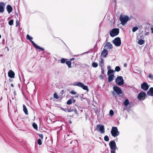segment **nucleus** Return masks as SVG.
Instances as JSON below:
<instances>
[{
    "label": "nucleus",
    "instance_id": "obj_25",
    "mask_svg": "<svg viewBox=\"0 0 153 153\" xmlns=\"http://www.w3.org/2000/svg\"><path fill=\"white\" fill-rule=\"evenodd\" d=\"M144 41L142 39H140L138 41V43L140 45H142L144 43Z\"/></svg>",
    "mask_w": 153,
    "mask_h": 153
},
{
    "label": "nucleus",
    "instance_id": "obj_31",
    "mask_svg": "<svg viewBox=\"0 0 153 153\" xmlns=\"http://www.w3.org/2000/svg\"><path fill=\"white\" fill-rule=\"evenodd\" d=\"M13 19H11L8 22L9 24L11 26L13 25Z\"/></svg>",
    "mask_w": 153,
    "mask_h": 153
},
{
    "label": "nucleus",
    "instance_id": "obj_37",
    "mask_svg": "<svg viewBox=\"0 0 153 153\" xmlns=\"http://www.w3.org/2000/svg\"><path fill=\"white\" fill-rule=\"evenodd\" d=\"M61 109L65 111V112H69V111H68V110H67V108H61Z\"/></svg>",
    "mask_w": 153,
    "mask_h": 153
},
{
    "label": "nucleus",
    "instance_id": "obj_36",
    "mask_svg": "<svg viewBox=\"0 0 153 153\" xmlns=\"http://www.w3.org/2000/svg\"><path fill=\"white\" fill-rule=\"evenodd\" d=\"M53 97L55 98L56 99H58L59 98L58 96V95H57V94L56 93H55L54 94Z\"/></svg>",
    "mask_w": 153,
    "mask_h": 153
},
{
    "label": "nucleus",
    "instance_id": "obj_8",
    "mask_svg": "<svg viewBox=\"0 0 153 153\" xmlns=\"http://www.w3.org/2000/svg\"><path fill=\"white\" fill-rule=\"evenodd\" d=\"M96 130H99L101 134H104L105 132L104 126L101 124L97 125Z\"/></svg>",
    "mask_w": 153,
    "mask_h": 153
},
{
    "label": "nucleus",
    "instance_id": "obj_16",
    "mask_svg": "<svg viewBox=\"0 0 153 153\" xmlns=\"http://www.w3.org/2000/svg\"><path fill=\"white\" fill-rule=\"evenodd\" d=\"M30 42L32 43L34 47L38 49H40L43 51H44V49L43 48H41L40 47L37 45L32 40L30 41Z\"/></svg>",
    "mask_w": 153,
    "mask_h": 153
},
{
    "label": "nucleus",
    "instance_id": "obj_57",
    "mask_svg": "<svg viewBox=\"0 0 153 153\" xmlns=\"http://www.w3.org/2000/svg\"><path fill=\"white\" fill-rule=\"evenodd\" d=\"M59 131H57V134H58V133H59Z\"/></svg>",
    "mask_w": 153,
    "mask_h": 153
},
{
    "label": "nucleus",
    "instance_id": "obj_30",
    "mask_svg": "<svg viewBox=\"0 0 153 153\" xmlns=\"http://www.w3.org/2000/svg\"><path fill=\"white\" fill-rule=\"evenodd\" d=\"M104 140L105 141H108L109 140V138L107 135H105L104 137Z\"/></svg>",
    "mask_w": 153,
    "mask_h": 153
},
{
    "label": "nucleus",
    "instance_id": "obj_47",
    "mask_svg": "<svg viewBox=\"0 0 153 153\" xmlns=\"http://www.w3.org/2000/svg\"><path fill=\"white\" fill-rule=\"evenodd\" d=\"M101 73L102 74H104V70L102 68H101Z\"/></svg>",
    "mask_w": 153,
    "mask_h": 153
},
{
    "label": "nucleus",
    "instance_id": "obj_38",
    "mask_svg": "<svg viewBox=\"0 0 153 153\" xmlns=\"http://www.w3.org/2000/svg\"><path fill=\"white\" fill-rule=\"evenodd\" d=\"M84 94H82L79 96V97L81 98V100L82 101L83 99L85 100L86 99V97L83 98Z\"/></svg>",
    "mask_w": 153,
    "mask_h": 153
},
{
    "label": "nucleus",
    "instance_id": "obj_55",
    "mask_svg": "<svg viewBox=\"0 0 153 153\" xmlns=\"http://www.w3.org/2000/svg\"><path fill=\"white\" fill-rule=\"evenodd\" d=\"M19 79H20V80L21 81V78L20 76V75H19Z\"/></svg>",
    "mask_w": 153,
    "mask_h": 153
},
{
    "label": "nucleus",
    "instance_id": "obj_44",
    "mask_svg": "<svg viewBox=\"0 0 153 153\" xmlns=\"http://www.w3.org/2000/svg\"><path fill=\"white\" fill-rule=\"evenodd\" d=\"M88 52H85L84 53H81L80 54H78V55H76L75 56H82L85 53H88Z\"/></svg>",
    "mask_w": 153,
    "mask_h": 153
},
{
    "label": "nucleus",
    "instance_id": "obj_50",
    "mask_svg": "<svg viewBox=\"0 0 153 153\" xmlns=\"http://www.w3.org/2000/svg\"><path fill=\"white\" fill-rule=\"evenodd\" d=\"M127 66V64L126 63H125V64H124V67H126Z\"/></svg>",
    "mask_w": 153,
    "mask_h": 153
},
{
    "label": "nucleus",
    "instance_id": "obj_35",
    "mask_svg": "<svg viewBox=\"0 0 153 153\" xmlns=\"http://www.w3.org/2000/svg\"><path fill=\"white\" fill-rule=\"evenodd\" d=\"M65 92V91L64 90H62L59 93L60 96L61 97L63 96V94Z\"/></svg>",
    "mask_w": 153,
    "mask_h": 153
},
{
    "label": "nucleus",
    "instance_id": "obj_40",
    "mask_svg": "<svg viewBox=\"0 0 153 153\" xmlns=\"http://www.w3.org/2000/svg\"><path fill=\"white\" fill-rule=\"evenodd\" d=\"M100 63L102 65L101 66H102L103 65V59L102 58H100Z\"/></svg>",
    "mask_w": 153,
    "mask_h": 153
},
{
    "label": "nucleus",
    "instance_id": "obj_1",
    "mask_svg": "<svg viewBox=\"0 0 153 153\" xmlns=\"http://www.w3.org/2000/svg\"><path fill=\"white\" fill-rule=\"evenodd\" d=\"M109 145L111 149V153H116V150L118 148L116 146L115 141L114 140L111 141L109 143Z\"/></svg>",
    "mask_w": 153,
    "mask_h": 153
},
{
    "label": "nucleus",
    "instance_id": "obj_49",
    "mask_svg": "<svg viewBox=\"0 0 153 153\" xmlns=\"http://www.w3.org/2000/svg\"><path fill=\"white\" fill-rule=\"evenodd\" d=\"M100 77L101 78V79H103V76L102 75H101Z\"/></svg>",
    "mask_w": 153,
    "mask_h": 153
},
{
    "label": "nucleus",
    "instance_id": "obj_60",
    "mask_svg": "<svg viewBox=\"0 0 153 153\" xmlns=\"http://www.w3.org/2000/svg\"><path fill=\"white\" fill-rule=\"evenodd\" d=\"M1 35L0 34V39L1 38Z\"/></svg>",
    "mask_w": 153,
    "mask_h": 153
},
{
    "label": "nucleus",
    "instance_id": "obj_51",
    "mask_svg": "<svg viewBox=\"0 0 153 153\" xmlns=\"http://www.w3.org/2000/svg\"><path fill=\"white\" fill-rule=\"evenodd\" d=\"M72 102L74 103L76 102V100L75 99H73L72 100Z\"/></svg>",
    "mask_w": 153,
    "mask_h": 153
},
{
    "label": "nucleus",
    "instance_id": "obj_10",
    "mask_svg": "<svg viewBox=\"0 0 153 153\" xmlns=\"http://www.w3.org/2000/svg\"><path fill=\"white\" fill-rule=\"evenodd\" d=\"M113 89L117 94L119 95L123 93L122 91L120 88L117 86H114L113 87Z\"/></svg>",
    "mask_w": 153,
    "mask_h": 153
},
{
    "label": "nucleus",
    "instance_id": "obj_15",
    "mask_svg": "<svg viewBox=\"0 0 153 153\" xmlns=\"http://www.w3.org/2000/svg\"><path fill=\"white\" fill-rule=\"evenodd\" d=\"M75 59V58H71L69 61H66V64L68 65L69 68H71V62L74 61Z\"/></svg>",
    "mask_w": 153,
    "mask_h": 153
},
{
    "label": "nucleus",
    "instance_id": "obj_43",
    "mask_svg": "<svg viewBox=\"0 0 153 153\" xmlns=\"http://www.w3.org/2000/svg\"><path fill=\"white\" fill-rule=\"evenodd\" d=\"M149 77L151 79H152L153 78V76L152 74H150L149 75Z\"/></svg>",
    "mask_w": 153,
    "mask_h": 153
},
{
    "label": "nucleus",
    "instance_id": "obj_61",
    "mask_svg": "<svg viewBox=\"0 0 153 153\" xmlns=\"http://www.w3.org/2000/svg\"><path fill=\"white\" fill-rule=\"evenodd\" d=\"M14 94H15V91L14 92Z\"/></svg>",
    "mask_w": 153,
    "mask_h": 153
},
{
    "label": "nucleus",
    "instance_id": "obj_32",
    "mask_svg": "<svg viewBox=\"0 0 153 153\" xmlns=\"http://www.w3.org/2000/svg\"><path fill=\"white\" fill-rule=\"evenodd\" d=\"M67 60V59L62 58V59H61V62L62 63H64Z\"/></svg>",
    "mask_w": 153,
    "mask_h": 153
},
{
    "label": "nucleus",
    "instance_id": "obj_7",
    "mask_svg": "<svg viewBox=\"0 0 153 153\" xmlns=\"http://www.w3.org/2000/svg\"><path fill=\"white\" fill-rule=\"evenodd\" d=\"M113 43L117 47L120 46L121 42L120 38L119 37H117L115 38L113 40Z\"/></svg>",
    "mask_w": 153,
    "mask_h": 153
},
{
    "label": "nucleus",
    "instance_id": "obj_12",
    "mask_svg": "<svg viewBox=\"0 0 153 153\" xmlns=\"http://www.w3.org/2000/svg\"><path fill=\"white\" fill-rule=\"evenodd\" d=\"M146 94L145 92H141L138 94L137 98L140 100H142V97L146 96Z\"/></svg>",
    "mask_w": 153,
    "mask_h": 153
},
{
    "label": "nucleus",
    "instance_id": "obj_46",
    "mask_svg": "<svg viewBox=\"0 0 153 153\" xmlns=\"http://www.w3.org/2000/svg\"><path fill=\"white\" fill-rule=\"evenodd\" d=\"M19 21H18V20L17 19L16 21V27H17L18 26V25H19Z\"/></svg>",
    "mask_w": 153,
    "mask_h": 153
},
{
    "label": "nucleus",
    "instance_id": "obj_11",
    "mask_svg": "<svg viewBox=\"0 0 153 153\" xmlns=\"http://www.w3.org/2000/svg\"><path fill=\"white\" fill-rule=\"evenodd\" d=\"M149 85L145 82L143 83L141 85V88L144 91H147L149 89Z\"/></svg>",
    "mask_w": 153,
    "mask_h": 153
},
{
    "label": "nucleus",
    "instance_id": "obj_42",
    "mask_svg": "<svg viewBox=\"0 0 153 153\" xmlns=\"http://www.w3.org/2000/svg\"><path fill=\"white\" fill-rule=\"evenodd\" d=\"M72 109L73 110V111H74L75 114H78V113L77 111V110L75 108H74V109Z\"/></svg>",
    "mask_w": 153,
    "mask_h": 153
},
{
    "label": "nucleus",
    "instance_id": "obj_27",
    "mask_svg": "<svg viewBox=\"0 0 153 153\" xmlns=\"http://www.w3.org/2000/svg\"><path fill=\"white\" fill-rule=\"evenodd\" d=\"M26 38L27 39L29 40L30 41H31L33 38L32 37L30 36L29 35L27 34L26 36Z\"/></svg>",
    "mask_w": 153,
    "mask_h": 153
},
{
    "label": "nucleus",
    "instance_id": "obj_52",
    "mask_svg": "<svg viewBox=\"0 0 153 153\" xmlns=\"http://www.w3.org/2000/svg\"><path fill=\"white\" fill-rule=\"evenodd\" d=\"M151 30L152 31V32L153 33V27H152L151 28Z\"/></svg>",
    "mask_w": 153,
    "mask_h": 153
},
{
    "label": "nucleus",
    "instance_id": "obj_20",
    "mask_svg": "<svg viewBox=\"0 0 153 153\" xmlns=\"http://www.w3.org/2000/svg\"><path fill=\"white\" fill-rule=\"evenodd\" d=\"M7 11L9 13H10L12 11L13 8L12 6L10 5H8L6 7Z\"/></svg>",
    "mask_w": 153,
    "mask_h": 153
},
{
    "label": "nucleus",
    "instance_id": "obj_33",
    "mask_svg": "<svg viewBox=\"0 0 153 153\" xmlns=\"http://www.w3.org/2000/svg\"><path fill=\"white\" fill-rule=\"evenodd\" d=\"M37 143L39 145H41L42 144V140L40 139H39L37 140Z\"/></svg>",
    "mask_w": 153,
    "mask_h": 153
},
{
    "label": "nucleus",
    "instance_id": "obj_4",
    "mask_svg": "<svg viewBox=\"0 0 153 153\" xmlns=\"http://www.w3.org/2000/svg\"><path fill=\"white\" fill-rule=\"evenodd\" d=\"M111 133L112 136L114 137L120 134V132L118 131L117 127H112Z\"/></svg>",
    "mask_w": 153,
    "mask_h": 153
},
{
    "label": "nucleus",
    "instance_id": "obj_17",
    "mask_svg": "<svg viewBox=\"0 0 153 153\" xmlns=\"http://www.w3.org/2000/svg\"><path fill=\"white\" fill-rule=\"evenodd\" d=\"M8 74V76L11 78L14 77L15 76V73L12 70H10L9 71Z\"/></svg>",
    "mask_w": 153,
    "mask_h": 153
},
{
    "label": "nucleus",
    "instance_id": "obj_34",
    "mask_svg": "<svg viewBox=\"0 0 153 153\" xmlns=\"http://www.w3.org/2000/svg\"><path fill=\"white\" fill-rule=\"evenodd\" d=\"M138 29V27H134L132 28V31L134 32L136 31Z\"/></svg>",
    "mask_w": 153,
    "mask_h": 153
},
{
    "label": "nucleus",
    "instance_id": "obj_26",
    "mask_svg": "<svg viewBox=\"0 0 153 153\" xmlns=\"http://www.w3.org/2000/svg\"><path fill=\"white\" fill-rule=\"evenodd\" d=\"M72 100L70 99L68 100L66 104L68 105H70L72 104Z\"/></svg>",
    "mask_w": 153,
    "mask_h": 153
},
{
    "label": "nucleus",
    "instance_id": "obj_3",
    "mask_svg": "<svg viewBox=\"0 0 153 153\" xmlns=\"http://www.w3.org/2000/svg\"><path fill=\"white\" fill-rule=\"evenodd\" d=\"M72 85L74 86H77L81 87L83 90H86L87 92L89 91L88 86L80 82H75L74 84H73Z\"/></svg>",
    "mask_w": 153,
    "mask_h": 153
},
{
    "label": "nucleus",
    "instance_id": "obj_23",
    "mask_svg": "<svg viewBox=\"0 0 153 153\" xmlns=\"http://www.w3.org/2000/svg\"><path fill=\"white\" fill-rule=\"evenodd\" d=\"M120 70V68L119 66H117L115 67V70H114V72L115 71L119 72Z\"/></svg>",
    "mask_w": 153,
    "mask_h": 153
},
{
    "label": "nucleus",
    "instance_id": "obj_18",
    "mask_svg": "<svg viewBox=\"0 0 153 153\" xmlns=\"http://www.w3.org/2000/svg\"><path fill=\"white\" fill-rule=\"evenodd\" d=\"M148 95L153 97V87L150 88L147 92Z\"/></svg>",
    "mask_w": 153,
    "mask_h": 153
},
{
    "label": "nucleus",
    "instance_id": "obj_29",
    "mask_svg": "<svg viewBox=\"0 0 153 153\" xmlns=\"http://www.w3.org/2000/svg\"><path fill=\"white\" fill-rule=\"evenodd\" d=\"M67 109L68 110V111H69V112H73V109H71V107L70 106H67Z\"/></svg>",
    "mask_w": 153,
    "mask_h": 153
},
{
    "label": "nucleus",
    "instance_id": "obj_54",
    "mask_svg": "<svg viewBox=\"0 0 153 153\" xmlns=\"http://www.w3.org/2000/svg\"><path fill=\"white\" fill-rule=\"evenodd\" d=\"M11 86L12 87H14V85H13V84H11Z\"/></svg>",
    "mask_w": 153,
    "mask_h": 153
},
{
    "label": "nucleus",
    "instance_id": "obj_14",
    "mask_svg": "<svg viewBox=\"0 0 153 153\" xmlns=\"http://www.w3.org/2000/svg\"><path fill=\"white\" fill-rule=\"evenodd\" d=\"M5 4L3 2H0V13H3L4 11Z\"/></svg>",
    "mask_w": 153,
    "mask_h": 153
},
{
    "label": "nucleus",
    "instance_id": "obj_48",
    "mask_svg": "<svg viewBox=\"0 0 153 153\" xmlns=\"http://www.w3.org/2000/svg\"><path fill=\"white\" fill-rule=\"evenodd\" d=\"M149 32H146V33H145V36H148V35H149Z\"/></svg>",
    "mask_w": 153,
    "mask_h": 153
},
{
    "label": "nucleus",
    "instance_id": "obj_62",
    "mask_svg": "<svg viewBox=\"0 0 153 153\" xmlns=\"http://www.w3.org/2000/svg\"><path fill=\"white\" fill-rule=\"evenodd\" d=\"M113 1H114V2H115V0H113Z\"/></svg>",
    "mask_w": 153,
    "mask_h": 153
},
{
    "label": "nucleus",
    "instance_id": "obj_58",
    "mask_svg": "<svg viewBox=\"0 0 153 153\" xmlns=\"http://www.w3.org/2000/svg\"><path fill=\"white\" fill-rule=\"evenodd\" d=\"M69 123H70V124H71V123H72V122H71V121H69Z\"/></svg>",
    "mask_w": 153,
    "mask_h": 153
},
{
    "label": "nucleus",
    "instance_id": "obj_39",
    "mask_svg": "<svg viewBox=\"0 0 153 153\" xmlns=\"http://www.w3.org/2000/svg\"><path fill=\"white\" fill-rule=\"evenodd\" d=\"M109 114L111 116H113L114 114V112L113 110H111L109 111Z\"/></svg>",
    "mask_w": 153,
    "mask_h": 153
},
{
    "label": "nucleus",
    "instance_id": "obj_21",
    "mask_svg": "<svg viewBox=\"0 0 153 153\" xmlns=\"http://www.w3.org/2000/svg\"><path fill=\"white\" fill-rule=\"evenodd\" d=\"M23 110L25 114L27 115L28 114V112L27 108L25 105H23Z\"/></svg>",
    "mask_w": 153,
    "mask_h": 153
},
{
    "label": "nucleus",
    "instance_id": "obj_28",
    "mask_svg": "<svg viewBox=\"0 0 153 153\" xmlns=\"http://www.w3.org/2000/svg\"><path fill=\"white\" fill-rule=\"evenodd\" d=\"M92 66L94 68H96L98 66V64L97 62H94L92 63Z\"/></svg>",
    "mask_w": 153,
    "mask_h": 153
},
{
    "label": "nucleus",
    "instance_id": "obj_5",
    "mask_svg": "<svg viewBox=\"0 0 153 153\" xmlns=\"http://www.w3.org/2000/svg\"><path fill=\"white\" fill-rule=\"evenodd\" d=\"M115 82L119 86L123 85L124 84V81L123 77L121 76H117L115 79Z\"/></svg>",
    "mask_w": 153,
    "mask_h": 153
},
{
    "label": "nucleus",
    "instance_id": "obj_9",
    "mask_svg": "<svg viewBox=\"0 0 153 153\" xmlns=\"http://www.w3.org/2000/svg\"><path fill=\"white\" fill-rule=\"evenodd\" d=\"M128 17L126 16L124 17L121 16L120 18V20L123 25L125 24L126 23L128 20Z\"/></svg>",
    "mask_w": 153,
    "mask_h": 153
},
{
    "label": "nucleus",
    "instance_id": "obj_24",
    "mask_svg": "<svg viewBox=\"0 0 153 153\" xmlns=\"http://www.w3.org/2000/svg\"><path fill=\"white\" fill-rule=\"evenodd\" d=\"M33 127L36 130H38V128L37 125L35 123H33L32 124Z\"/></svg>",
    "mask_w": 153,
    "mask_h": 153
},
{
    "label": "nucleus",
    "instance_id": "obj_41",
    "mask_svg": "<svg viewBox=\"0 0 153 153\" xmlns=\"http://www.w3.org/2000/svg\"><path fill=\"white\" fill-rule=\"evenodd\" d=\"M70 93L71 94L73 95L76 94V92L74 90H72L71 91Z\"/></svg>",
    "mask_w": 153,
    "mask_h": 153
},
{
    "label": "nucleus",
    "instance_id": "obj_2",
    "mask_svg": "<svg viewBox=\"0 0 153 153\" xmlns=\"http://www.w3.org/2000/svg\"><path fill=\"white\" fill-rule=\"evenodd\" d=\"M107 75L108 77V82H110L114 79V70L110 69L108 71Z\"/></svg>",
    "mask_w": 153,
    "mask_h": 153
},
{
    "label": "nucleus",
    "instance_id": "obj_19",
    "mask_svg": "<svg viewBox=\"0 0 153 153\" xmlns=\"http://www.w3.org/2000/svg\"><path fill=\"white\" fill-rule=\"evenodd\" d=\"M108 54V51L106 49H104L101 53V55L105 57Z\"/></svg>",
    "mask_w": 153,
    "mask_h": 153
},
{
    "label": "nucleus",
    "instance_id": "obj_45",
    "mask_svg": "<svg viewBox=\"0 0 153 153\" xmlns=\"http://www.w3.org/2000/svg\"><path fill=\"white\" fill-rule=\"evenodd\" d=\"M38 135H39L40 137L42 139H43V136L42 134H38Z\"/></svg>",
    "mask_w": 153,
    "mask_h": 153
},
{
    "label": "nucleus",
    "instance_id": "obj_56",
    "mask_svg": "<svg viewBox=\"0 0 153 153\" xmlns=\"http://www.w3.org/2000/svg\"><path fill=\"white\" fill-rule=\"evenodd\" d=\"M111 68V67L109 65L108 66V68Z\"/></svg>",
    "mask_w": 153,
    "mask_h": 153
},
{
    "label": "nucleus",
    "instance_id": "obj_53",
    "mask_svg": "<svg viewBox=\"0 0 153 153\" xmlns=\"http://www.w3.org/2000/svg\"><path fill=\"white\" fill-rule=\"evenodd\" d=\"M71 107V109H74V108H75V107Z\"/></svg>",
    "mask_w": 153,
    "mask_h": 153
},
{
    "label": "nucleus",
    "instance_id": "obj_63",
    "mask_svg": "<svg viewBox=\"0 0 153 153\" xmlns=\"http://www.w3.org/2000/svg\"><path fill=\"white\" fill-rule=\"evenodd\" d=\"M78 96H79V95H77V96L76 97H78Z\"/></svg>",
    "mask_w": 153,
    "mask_h": 153
},
{
    "label": "nucleus",
    "instance_id": "obj_6",
    "mask_svg": "<svg viewBox=\"0 0 153 153\" xmlns=\"http://www.w3.org/2000/svg\"><path fill=\"white\" fill-rule=\"evenodd\" d=\"M119 33V29L117 28H115L110 31V35L111 37H113L117 35Z\"/></svg>",
    "mask_w": 153,
    "mask_h": 153
},
{
    "label": "nucleus",
    "instance_id": "obj_59",
    "mask_svg": "<svg viewBox=\"0 0 153 153\" xmlns=\"http://www.w3.org/2000/svg\"><path fill=\"white\" fill-rule=\"evenodd\" d=\"M9 81H11V79H9Z\"/></svg>",
    "mask_w": 153,
    "mask_h": 153
},
{
    "label": "nucleus",
    "instance_id": "obj_22",
    "mask_svg": "<svg viewBox=\"0 0 153 153\" xmlns=\"http://www.w3.org/2000/svg\"><path fill=\"white\" fill-rule=\"evenodd\" d=\"M124 105L126 106H127L129 104V102L128 100V99H125L123 102Z\"/></svg>",
    "mask_w": 153,
    "mask_h": 153
},
{
    "label": "nucleus",
    "instance_id": "obj_64",
    "mask_svg": "<svg viewBox=\"0 0 153 153\" xmlns=\"http://www.w3.org/2000/svg\"><path fill=\"white\" fill-rule=\"evenodd\" d=\"M16 15H17V16H18V13H17Z\"/></svg>",
    "mask_w": 153,
    "mask_h": 153
},
{
    "label": "nucleus",
    "instance_id": "obj_13",
    "mask_svg": "<svg viewBox=\"0 0 153 153\" xmlns=\"http://www.w3.org/2000/svg\"><path fill=\"white\" fill-rule=\"evenodd\" d=\"M104 47L105 48H106L107 49H111L113 48L112 45L110 42H108L106 43Z\"/></svg>",
    "mask_w": 153,
    "mask_h": 153
}]
</instances>
